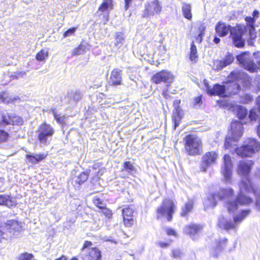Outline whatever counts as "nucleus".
Listing matches in <instances>:
<instances>
[{
  "label": "nucleus",
  "mask_w": 260,
  "mask_h": 260,
  "mask_svg": "<svg viewBox=\"0 0 260 260\" xmlns=\"http://www.w3.org/2000/svg\"><path fill=\"white\" fill-rule=\"evenodd\" d=\"M176 210L175 202L172 199L165 198L155 210V218L157 220L164 219L167 222H171Z\"/></svg>",
  "instance_id": "1"
},
{
  "label": "nucleus",
  "mask_w": 260,
  "mask_h": 260,
  "mask_svg": "<svg viewBox=\"0 0 260 260\" xmlns=\"http://www.w3.org/2000/svg\"><path fill=\"white\" fill-rule=\"evenodd\" d=\"M184 147L186 153L189 156L200 155L203 151L202 140L193 134H188L185 136Z\"/></svg>",
  "instance_id": "2"
},
{
  "label": "nucleus",
  "mask_w": 260,
  "mask_h": 260,
  "mask_svg": "<svg viewBox=\"0 0 260 260\" xmlns=\"http://www.w3.org/2000/svg\"><path fill=\"white\" fill-rule=\"evenodd\" d=\"M174 81V76L169 71L162 70L153 74L150 79L152 83L159 85L164 84L165 89L163 90L162 95L166 98L167 92L171 84Z\"/></svg>",
  "instance_id": "3"
},
{
  "label": "nucleus",
  "mask_w": 260,
  "mask_h": 260,
  "mask_svg": "<svg viewBox=\"0 0 260 260\" xmlns=\"http://www.w3.org/2000/svg\"><path fill=\"white\" fill-rule=\"evenodd\" d=\"M250 212V209L242 210L238 215L234 217L233 221L228 220L223 216H221L218 218L217 225L219 228L226 231L235 230L237 224L242 222Z\"/></svg>",
  "instance_id": "4"
},
{
  "label": "nucleus",
  "mask_w": 260,
  "mask_h": 260,
  "mask_svg": "<svg viewBox=\"0 0 260 260\" xmlns=\"http://www.w3.org/2000/svg\"><path fill=\"white\" fill-rule=\"evenodd\" d=\"M260 149V143L255 139H249L247 143L235 149L237 155L242 158L252 157Z\"/></svg>",
  "instance_id": "5"
},
{
  "label": "nucleus",
  "mask_w": 260,
  "mask_h": 260,
  "mask_svg": "<svg viewBox=\"0 0 260 260\" xmlns=\"http://www.w3.org/2000/svg\"><path fill=\"white\" fill-rule=\"evenodd\" d=\"M234 191L231 188H221L213 193L210 194L207 198L208 203L205 209L209 207L213 208L217 205V201H222L234 196Z\"/></svg>",
  "instance_id": "6"
},
{
  "label": "nucleus",
  "mask_w": 260,
  "mask_h": 260,
  "mask_svg": "<svg viewBox=\"0 0 260 260\" xmlns=\"http://www.w3.org/2000/svg\"><path fill=\"white\" fill-rule=\"evenodd\" d=\"M247 31L246 26L237 24L234 26H232L230 30V36L232 38L233 43L237 48H243L245 46V40L242 37Z\"/></svg>",
  "instance_id": "7"
},
{
  "label": "nucleus",
  "mask_w": 260,
  "mask_h": 260,
  "mask_svg": "<svg viewBox=\"0 0 260 260\" xmlns=\"http://www.w3.org/2000/svg\"><path fill=\"white\" fill-rule=\"evenodd\" d=\"M53 127L46 121L42 122L37 129L38 140L42 144H49V138H51L55 134Z\"/></svg>",
  "instance_id": "8"
},
{
  "label": "nucleus",
  "mask_w": 260,
  "mask_h": 260,
  "mask_svg": "<svg viewBox=\"0 0 260 260\" xmlns=\"http://www.w3.org/2000/svg\"><path fill=\"white\" fill-rule=\"evenodd\" d=\"M236 59L240 66L250 73H253L256 71V63L250 57L249 51H244L236 56Z\"/></svg>",
  "instance_id": "9"
},
{
  "label": "nucleus",
  "mask_w": 260,
  "mask_h": 260,
  "mask_svg": "<svg viewBox=\"0 0 260 260\" xmlns=\"http://www.w3.org/2000/svg\"><path fill=\"white\" fill-rule=\"evenodd\" d=\"M241 187L247 192H252L255 197V206L260 210V190L256 188L252 180L247 178L245 180H242L240 182Z\"/></svg>",
  "instance_id": "10"
},
{
  "label": "nucleus",
  "mask_w": 260,
  "mask_h": 260,
  "mask_svg": "<svg viewBox=\"0 0 260 260\" xmlns=\"http://www.w3.org/2000/svg\"><path fill=\"white\" fill-rule=\"evenodd\" d=\"M218 153L215 151L206 152L202 157L200 170L205 172L207 169L216 162L218 158Z\"/></svg>",
  "instance_id": "11"
},
{
  "label": "nucleus",
  "mask_w": 260,
  "mask_h": 260,
  "mask_svg": "<svg viewBox=\"0 0 260 260\" xmlns=\"http://www.w3.org/2000/svg\"><path fill=\"white\" fill-rule=\"evenodd\" d=\"M162 11V7L158 0L147 3L145 6L142 17L148 18L155 15H159Z\"/></svg>",
  "instance_id": "12"
},
{
  "label": "nucleus",
  "mask_w": 260,
  "mask_h": 260,
  "mask_svg": "<svg viewBox=\"0 0 260 260\" xmlns=\"http://www.w3.org/2000/svg\"><path fill=\"white\" fill-rule=\"evenodd\" d=\"M233 163L231 156L225 154L223 156V166L221 173L226 181L230 180L233 173Z\"/></svg>",
  "instance_id": "13"
},
{
  "label": "nucleus",
  "mask_w": 260,
  "mask_h": 260,
  "mask_svg": "<svg viewBox=\"0 0 260 260\" xmlns=\"http://www.w3.org/2000/svg\"><path fill=\"white\" fill-rule=\"evenodd\" d=\"M181 100H175L173 103L174 110L172 116V120L174 124V129H175L180 124L183 117V112L180 106Z\"/></svg>",
  "instance_id": "14"
},
{
  "label": "nucleus",
  "mask_w": 260,
  "mask_h": 260,
  "mask_svg": "<svg viewBox=\"0 0 260 260\" xmlns=\"http://www.w3.org/2000/svg\"><path fill=\"white\" fill-rule=\"evenodd\" d=\"M254 164V161L251 159L239 160L237 166V173L240 176H248L251 171Z\"/></svg>",
  "instance_id": "15"
},
{
  "label": "nucleus",
  "mask_w": 260,
  "mask_h": 260,
  "mask_svg": "<svg viewBox=\"0 0 260 260\" xmlns=\"http://www.w3.org/2000/svg\"><path fill=\"white\" fill-rule=\"evenodd\" d=\"M24 122L23 118L18 115L12 114L3 115L2 116L1 123L5 125H21Z\"/></svg>",
  "instance_id": "16"
},
{
  "label": "nucleus",
  "mask_w": 260,
  "mask_h": 260,
  "mask_svg": "<svg viewBox=\"0 0 260 260\" xmlns=\"http://www.w3.org/2000/svg\"><path fill=\"white\" fill-rule=\"evenodd\" d=\"M134 210L130 205L125 206L122 210L123 224L125 226L131 227L134 223Z\"/></svg>",
  "instance_id": "17"
},
{
  "label": "nucleus",
  "mask_w": 260,
  "mask_h": 260,
  "mask_svg": "<svg viewBox=\"0 0 260 260\" xmlns=\"http://www.w3.org/2000/svg\"><path fill=\"white\" fill-rule=\"evenodd\" d=\"M207 93L210 95H218L220 97L228 96L226 93L225 85H220L219 84H215L212 88H211L209 85H207Z\"/></svg>",
  "instance_id": "18"
},
{
  "label": "nucleus",
  "mask_w": 260,
  "mask_h": 260,
  "mask_svg": "<svg viewBox=\"0 0 260 260\" xmlns=\"http://www.w3.org/2000/svg\"><path fill=\"white\" fill-rule=\"evenodd\" d=\"M113 0H104L100 5L97 12L106 13V14L103 16L105 22H107L109 20V10L113 9Z\"/></svg>",
  "instance_id": "19"
},
{
  "label": "nucleus",
  "mask_w": 260,
  "mask_h": 260,
  "mask_svg": "<svg viewBox=\"0 0 260 260\" xmlns=\"http://www.w3.org/2000/svg\"><path fill=\"white\" fill-rule=\"evenodd\" d=\"M230 131L232 136L235 138L239 139L243 133L244 127L243 123L237 120H233L231 123Z\"/></svg>",
  "instance_id": "20"
},
{
  "label": "nucleus",
  "mask_w": 260,
  "mask_h": 260,
  "mask_svg": "<svg viewBox=\"0 0 260 260\" xmlns=\"http://www.w3.org/2000/svg\"><path fill=\"white\" fill-rule=\"evenodd\" d=\"M122 70L115 68L111 73L109 83L111 85L117 86L122 84Z\"/></svg>",
  "instance_id": "21"
},
{
  "label": "nucleus",
  "mask_w": 260,
  "mask_h": 260,
  "mask_svg": "<svg viewBox=\"0 0 260 260\" xmlns=\"http://www.w3.org/2000/svg\"><path fill=\"white\" fill-rule=\"evenodd\" d=\"M216 246L213 250L212 256L217 258L219 253L228 246V239L226 238L218 239L215 241Z\"/></svg>",
  "instance_id": "22"
},
{
  "label": "nucleus",
  "mask_w": 260,
  "mask_h": 260,
  "mask_svg": "<svg viewBox=\"0 0 260 260\" xmlns=\"http://www.w3.org/2000/svg\"><path fill=\"white\" fill-rule=\"evenodd\" d=\"M232 26L224 22L218 21L215 26V30L219 37H223L227 36L230 32Z\"/></svg>",
  "instance_id": "23"
},
{
  "label": "nucleus",
  "mask_w": 260,
  "mask_h": 260,
  "mask_svg": "<svg viewBox=\"0 0 260 260\" xmlns=\"http://www.w3.org/2000/svg\"><path fill=\"white\" fill-rule=\"evenodd\" d=\"M245 20L246 22L247 28L248 29V34L250 39H254L256 37V32L254 27V24L256 20L255 18L250 16L245 17Z\"/></svg>",
  "instance_id": "24"
},
{
  "label": "nucleus",
  "mask_w": 260,
  "mask_h": 260,
  "mask_svg": "<svg viewBox=\"0 0 260 260\" xmlns=\"http://www.w3.org/2000/svg\"><path fill=\"white\" fill-rule=\"evenodd\" d=\"M5 224L9 232L13 235L17 234L22 229L21 223L14 219L8 220Z\"/></svg>",
  "instance_id": "25"
},
{
  "label": "nucleus",
  "mask_w": 260,
  "mask_h": 260,
  "mask_svg": "<svg viewBox=\"0 0 260 260\" xmlns=\"http://www.w3.org/2000/svg\"><path fill=\"white\" fill-rule=\"evenodd\" d=\"M84 259L85 260H102L101 251L97 247L91 248L85 254Z\"/></svg>",
  "instance_id": "26"
},
{
  "label": "nucleus",
  "mask_w": 260,
  "mask_h": 260,
  "mask_svg": "<svg viewBox=\"0 0 260 260\" xmlns=\"http://www.w3.org/2000/svg\"><path fill=\"white\" fill-rule=\"evenodd\" d=\"M225 86L228 96L237 94L241 89L238 83L232 81L227 82Z\"/></svg>",
  "instance_id": "27"
},
{
  "label": "nucleus",
  "mask_w": 260,
  "mask_h": 260,
  "mask_svg": "<svg viewBox=\"0 0 260 260\" xmlns=\"http://www.w3.org/2000/svg\"><path fill=\"white\" fill-rule=\"evenodd\" d=\"M194 201L192 199L189 200L181 207L180 215L183 217H188L189 213L193 209Z\"/></svg>",
  "instance_id": "28"
},
{
  "label": "nucleus",
  "mask_w": 260,
  "mask_h": 260,
  "mask_svg": "<svg viewBox=\"0 0 260 260\" xmlns=\"http://www.w3.org/2000/svg\"><path fill=\"white\" fill-rule=\"evenodd\" d=\"M248 118L251 122H260V102H257L256 107H253L249 110Z\"/></svg>",
  "instance_id": "29"
},
{
  "label": "nucleus",
  "mask_w": 260,
  "mask_h": 260,
  "mask_svg": "<svg viewBox=\"0 0 260 260\" xmlns=\"http://www.w3.org/2000/svg\"><path fill=\"white\" fill-rule=\"evenodd\" d=\"M235 57L230 52H228L224 57L218 61L217 64V68L218 70H221L224 67L231 64L234 60Z\"/></svg>",
  "instance_id": "30"
},
{
  "label": "nucleus",
  "mask_w": 260,
  "mask_h": 260,
  "mask_svg": "<svg viewBox=\"0 0 260 260\" xmlns=\"http://www.w3.org/2000/svg\"><path fill=\"white\" fill-rule=\"evenodd\" d=\"M17 204L16 201L13 199L11 195H0V206H6L8 208H12L15 207Z\"/></svg>",
  "instance_id": "31"
},
{
  "label": "nucleus",
  "mask_w": 260,
  "mask_h": 260,
  "mask_svg": "<svg viewBox=\"0 0 260 260\" xmlns=\"http://www.w3.org/2000/svg\"><path fill=\"white\" fill-rule=\"evenodd\" d=\"M47 154L40 153L36 154H27L25 155L26 161L31 164H36L40 161L45 159Z\"/></svg>",
  "instance_id": "32"
},
{
  "label": "nucleus",
  "mask_w": 260,
  "mask_h": 260,
  "mask_svg": "<svg viewBox=\"0 0 260 260\" xmlns=\"http://www.w3.org/2000/svg\"><path fill=\"white\" fill-rule=\"evenodd\" d=\"M188 57L192 63H196L199 60V56L197 48L194 44V41H192L190 44V51L188 53Z\"/></svg>",
  "instance_id": "33"
},
{
  "label": "nucleus",
  "mask_w": 260,
  "mask_h": 260,
  "mask_svg": "<svg viewBox=\"0 0 260 260\" xmlns=\"http://www.w3.org/2000/svg\"><path fill=\"white\" fill-rule=\"evenodd\" d=\"M90 171L87 170L82 172L78 175L75 177V184L80 186L85 183L88 179Z\"/></svg>",
  "instance_id": "34"
},
{
  "label": "nucleus",
  "mask_w": 260,
  "mask_h": 260,
  "mask_svg": "<svg viewBox=\"0 0 260 260\" xmlns=\"http://www.w3.org/2000/svg\"><path fill=\"white\" fill-rule=\"evenodd\" d=\"M236 201L240 206H247L253 202V199L240 191L236 197Z\"/></svg>",
  "instance_id": "35"
},
{
  "label": "nucleus",
  "mask_w": 260,
  "mask_h": 260,
  "mask_svg": "<svg viewBox=\"0 0 260 260\" xmlns=\"http://www.w3.org/2000/svg\"><path fill=\"white\" fill-rule=\"evenodd\" d=\"M181 10L183 17L188 20H191L192 14L191 5L189 3H183Z\"/></svg>",
  "instance_id": "36"
},
{
  "label": "nucleus",
  "mask_w": 260,
  "mask_h": 260,
  "mask_svg": "<svg viewBox=\"0 0 260 260\" xmlns=\"http://www.w3.org/2000/svg\"><path fill=\"white\" fill-rule=\"evenodd\" d=\"M202 226L194 224L191 223L187 225L185 227L186 233L188 235H194L202 230Z\"/></svg>",
  "instance_id": "37"
},
{
  "label": "nucleus",
  "mask_w": 260,
  "mask_h": 260,
  "mask_svg": "<svg viewBox=\"0 0 260 260\" xmlns=\"http://www.w3.org/2000/svg\"><path fill=\"white\" fill-rule=\"evenodd\" d=\"M48 56V50L45 51L44 49H42L36 54L35 58L39 61L45 62Z\"/></svg>",
  "instance_id": "38"
},
{
  "label": "nucleus",
  "mask_w": 260,
  "mask_h": 260,
  "mask_svg": "<svg viewBox=\"0 0 260 260\" xmlns=\"http://www.w3.org/2000/svg\"><path fill=\"white\" fill-rule=\"evenodd\" d=\"M239 204L236 201V199L234 201H230L226 203V208L229 213L235 212L238 208Z\"/></svg>",
  "instance_id": "39"
},
{
  "label": "nucleus",
  "mask_w": 260,
  "mask_h": 260,
  "mask_svg": "<svg viewBox=\"0 0 260 260\" xmlns=\"http://www.w3.org/2000/svg\"><path fill=\"white\" fill-rule=\"evenodd\" d=\"M51 111L52 112L54 118L56 120V122L59 124H64L66 115H63L61 116L60 114H58L56 112V109L55 108H52Z\"/></svg>",
  "instance_id": "40"
},
{
  "label": "nucleus",
  "mask_w": 260,
  "mask_h": 260,
  "mask_svg": "<svg viewBox=\"0 0 260 260\" xmlns=\"http://www.w3.org/2000/svg\"><path fill=\"white\" fill-rule=\"evenodd\" d=\"M248 114L247 110L246 108L239 106L237 110L236 116L240 120L244 119Z\"/></svg>",
  "instance_id": "41"
},
{
  "label": "nucleus",
  "mask_w": 260,
  "mask_h": 260,
  "mask_svg": "<svg viewBox=\"0 0 260 260\" xmlns=\"http://www.w3.org/2000/svg\"><path fill=\"white\" fill-rule=\"evenodd\" d=\"M198 29L199 33L197 36H196L194 38L197 43H201L202 42L203 37L204 35V31L206 29V27L204 23H202L199 26Z\"/></svg>",
  "instance_id": "42"
},
{
  "label": "nucleus",
  "mask_w": 260,
  "mask_h": 260,
  "mask_svg": "<svg viewBox=\"0 0 260 260\" xmlns=\"http://www.w3.org/2000/svg\"><path fill=\"white\" fill-rule=\"evenodd\" d=\"M92 203L96 207L100 209L104 208L105 206H107L106 203L104 202L103 200L98 196L93 198Z\"/></svg>",
  "instance_id": "43"
},
{
  "label": "nucleus",
  "mask_w": 260,
  "mask_h": 260,
  "mask_svg": "<svg viewBox=\"0 0 260 260\" xmlns=\"http://www.w3.org/2000/svg\"><path fill=\"white\" fill-rule=\"evenodd\" d=\"M123 170L128 172L129 173L135 172L136 169L133 164L130 161H125L123 164Z\"/></svg>",
  "instance_id": "44"
},
{
  "label": "nucleus",
  "mask_w": 260,
  "mask_h": 260,
  "mask_svg": "<svg viewBox=\"0 0 260 260\" xmlns=\"http://www.w3.org/2000/svg\"><path fill=\"white\" fill-rule=\"evenodd\" d=\"M238 140V138H235L233 136H232V137H226L224 144V148L227 149L232 147L233 142H237Z\"/></svg>",
  "instance_id": "45"
},
{
  "label": "nucleus",
  "mask_w": 260,
  "mask_h": 260,
  "mask_svg": "<svg viewBox=\"0 0 260 260\" xmlns=\"http://www.w3.org/2000/svg\"><path fill=\"white\" fill-rule=\"evenodd\" d=\"M17 260H32L34 255L32 253L24 252L20 253L17 257Z\"/></svg>",
  "instance_id": "46"
},
{
  "label": "nucleus",
  "mask_w": 260,
  "mask_h": 260,
  "mask_svg": "<svg viewBox=\"0 0 260 260\" xmlns=\"http://www.w3.org/2000/svg\"><path fill=\"white\" fill-rule=\"evenodd\" d=\"M116 42L115 45L118 47H120L123 44L124 38L121 32H117L115 36Z\"/></svg>",
  "instance_id": "47"
},
{
  "label": "nucleus",
  "mask_w": 260,
  "mask_h": 260,
  "mask_svg": "<svg viewBox=\"0 0 260 260\" xmlns=\"http://www.w3.org/2000/svg\"><path fill=\"white\" fill-rule=\"evenodd\" d=\"M10 138V134L7 131L0 129V143L7 142Z\"/></svg>",
  "instance_id": "48"
},
{
  "label": "nucleus",
  "mask_w": 260,
  "mask_h": 260,
  "mask_svg": "<svg viewBox=\"0 0 260 260\" xmlns=\"http://www.w3.org/2000/svg\"><path fill=\"white\" fill-rule=\"evenodd\" d=\"M101 210L100 213L104 215L106 218L108 219L112 218L113 212L111 209L107 208V206H105V207L101 209Z\"/></svg>",
  "instance_id": "49"
},
{
  "label": "nucleus",
  "mask_w": 260,
  "mask_h": 260,
  "mask_svg": "<svg viewBox=\"0 0 260 260\" xmlns=\"http://www.w3.org/2000/svg\"><path fill=\"white\" fill-rule=\"evenodd\" d=\"M85 52V47L83 45L80 43L75 48L72 53L73 55H78Z\"/></svg>",
  "instance_id": "50"
},
{
  "label": "nucleus",
  "mask_w": 260,
  "mask_h": 260,
  "mask_svg": "<svg viewBox=\"0 0 260 260\" xmlns=\"http://www.w3.org/2000/svg\"><path fill=\"white\" fill-rule=\"evenodd\" d=\"M183 255L181 250L179 249H174L172 250L171 256L173 258H180Z\"/></svg>",
  "instance_id": "51"
},
{
  "label": "nucleus",
  "mask_w": 260,
  "mask_h": 260,
  "mask_svg": "<svg viewBox=\"0 0 260 260\" xmlns=\"http://www.w3.org/2000/svg\"><path fill=\"white\" fill-rule=\"evenodd\" d=\"M77 29L76 27H73L71 28H70L67 30L64 31L63 34V37L66 38L67 37L74 35L75 34V32Z\"/></svg>",
  "instance_id": "52"
},
{
  "label": "nucleus",
  "mask_w": 260,
  "mask_h": 260,
  "mask_svg": "<svg viewBox=\"0 0 260 260\" xmlns=\"http://www.w3.org/2000/svg\"><path fill=\"white\" fill-rule=\"evenodd\" d=\"M8 96L6 91H2L0 92V103H9L10 101L8 100Z\"/></svg>",
  "instance_id": "53"
},
{
  "label": "nucleus",
  "mask_w": 260,
  "mask_h": 260,
  "mask_svg": "<svg viewBox=\"0 0 260 260\" xmlns=\"http://www.w3.org/2000/svg\"><path fill=\"white\" fill-rule=\"evenodd\" d=\"M243 103H248L253 101V97L249 94H245L242 96Z\"/></svg>",
  "instance_id": "54"
},
{
  "label": "nucleus",
  "mask_w": 260,
  "mask_h": 260,
  "mask_svg": "<svg viewBox=\"0 0 260 260\" xmlns=\"http://www.w3.org/2000/svg\"><path fill=\"white\" fill-rule=\"evenodd\" d=\"M202 95H200L197 97H195L193 99V105L196 106L198 105H201L202 104Z\"/></svg>",
  "instance_id": "55"
},
{
  "label": "nucleus",
  "mask_w": 260,
  "mask_h": 260,
  "mask_svg": "<svg viewBox=\"0 0 260 260\" xmlns=\"http://www.w3.org/2000/svg\"><path fill=\"white\" fill-rule=\"evenodd\" d=\"M166 233L168 236H176L177 234L176 231L171 228H168L166 229Z\"/></svg>",
  "instance_id": "56"
},
{
  "label": "nucleus",
  "mask_w": 260,
  "mask_h": 260,
  "mask_svg": "<svg viewBox=\"0 0 260 260\" xmlns=\"http://www.w3.org/2000/svg\"><path fill=\"white\" fill-rule=\"evenodd\" d=\"M92 245V243L89 241H85L84 242L82 247L81 248L82 251L84 250L85 249L91 247Z\"/></svg>",
  "instance_id": "57"
},
{
  "label": "nucleus",
  "mask_w": 260,
  "mask_h": 260,
  "mask_svg": "<svg viewBox=\"0 0 260 260\" xmlns=\"http://www.w3.org/2000/svg\"><path fill=\"white\" fill-rule=\"evenodd\" d=\"M124 10L127 11L130 7L133 0H124Z\"/></svg>",
  "instance_id": "58"
},
{
  "label": "nucleus",
  "mask_w": 260,
  "mask_h": 260,
  "mask_svg": "<svg viewBox=\"0 0 260 260\" xmlns=\"http://www.w3.org/2000/svg\"><path fill=\"white\" fill-rule=\"evenodd\" d=\"M157 245L160 248H166L170 245L169 243L165 242H159Z\"/></svg>",
  "instance_id": "59"
},
{
  "label": "nucleus",
  "mask_w": 260,
  "mask_h": 260,
  "mask_svg": "<svg viewBox=\"0 0 260 260\" xmlns=\"http://www.w3.org/2000/svg\"><path fill=\"white\" fill-rule=\"evenodd\" d=\"M259 12L257 10H254L252 12V17L255 18V19L256 20V18H257L259 17Z\"/></svg>",
  "instance_id": "60"
},
{
  "label": "nucleus",
  "mask_w": 260,
  "mask_h": 260,
  "mask_svg": "<svg viewBox=\"0 0 260 260\" xmlns=\"http://www.w3.org/2000/svg\"><path fill=\"white\" fill-rule=\"evenodd\" d=\"M256 133L258 137L260 138V122L256 127Z\"/></svg>",
  "instance_id": "61"
},
{
  "label": "nucleus",
  "mask_w": 260,
  "mask_h": 260,
  "mask_svg": "<svg viewBox=\"0 0 260 260\" xmlns=\"http://www.w3.org/2000/svg\"><path fill=\"white\" fill-rule=\"evenodd\" d=\"M213 41H214V42L215 43H216V44H218V43L220 42V39L219 38H218V37H215L214 38Z\"/></svg>",
  "instance_id": "62"
},
{
  "label": "nucleus",
  "mask_w": 260,
  "mask_h": 260,
  "mask_svg": "<svg viewBox=\"0 0 260 260\" xmlns=\"http://www.w3.org/2000/svg\"><path fill=\"white\" fill-rule=\"evenodd\" d=\"M257 65L256 64V71L255 73L257 72L258 70L260 71V61H257Z\"/></svg>",
  "instance_id": "63"
},
{
  "label": "nucleus",
  "mask_w": 260,
  "mask_h": 260,
  "mask_svg": "<svg viewBox=\"0 0 260 260\" xmlns=\"http://www.w3.org/2000/svg\"><path fill=\"white\" fill-rule=\"evenodd\" d=\"M75 95H78V98L77 99H75L76 101H78L79 100H80L81 99V96L80 95V93H75Z\"/></svg>",
  "instance_id": "64"
}]
</instances>
